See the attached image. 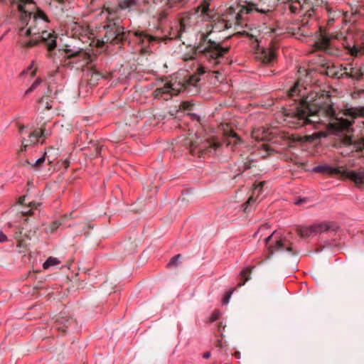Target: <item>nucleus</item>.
<instances>
[{
  "label": "nucleus",
  "instance_id": "nucleus-1",
  "mask_svg": "<svg viewBox=\"0 0 364 364\" xmlns=\"http://www.w3.org/2000/svg\"><path fill=\"white\" fill-rule=\"evenodd\" d=\"M297 100L296 106L283 110L284 121L292 127L314 125L318 128V125L323 124L331 131L349 133L353 131L354 119L360 115L355 109L348 108L343 112L347 118L336 117L331 96L325 91L310 99L294 100Z\"/></svg>",
  "mask_w": 364,
  "mask_h": 364
},
{
  "label": "nucleus",
  "instance_id": "nucleus-2",
  "mask_svg": "<svg viewBox=\"0 0 364 364\" xmlns=\"http://www.w3.org/2000/svg\"><path fill=\"white\" fill-rule=\"evenodd\" d=\"M242 8L237 4L230 6L225 15L220 16L214 14L210 8V3L208 0H204L197 7L196 12L204 21L210 22L206 26V33H203L200 36L198 44L193 48L190 55H184L183 60L188 61L195 58V55L199 53L205 57L210 62L213 61L214 64L218 63V60L228 53L229 47L223 48L220 43L208 38L212 33L220 32L225 29L231 28L234 26L242 25V18H241V11Z\"/></svg>",
  "mask_w": 364,
  "mask_h": 364
},
{
  "label": "nucleus",
  "instance_id": "nucleus-3",
  "mask_svg": "<svg viewBox=\"0 0 364 364\" xmlns=\"http://www.w3.org/2000/svg\"><path fill=\"white\" fill-rule=\"evenodd\" d=\"M33 4L28 0H18L17 2L18 10L24 14L22 21H27L26 26L19 28L18 34L21 37H29V40L22 39L19 43L22 48L29 49L43 43L47 46L48 58H51L52 51L56 48L57 36L54 31L48 32L46 29L50 21L43 10L38 8L33 16L32 12L26 10V6Z\"/></svg>",
  "mask_w": 364,
  "mask_h": 364
},
{
  "label": "nucleus",
  "instance_id": "nucleus-4",
  "mask_svg": "<svg viewBox=\"0 0 364 364\" xmlns=\"http://www.w3.org/2000/svg\"><path fill=\"white\" fill-rule=\"evenodd\" d=\"M183 145L187 147L192 155H195L196 150H198L199 157L203 156L205 154H212L221 144L215 138L205 139L203 137L198 134H189L183 140Z\"/></svg>",
  "mask_w": 364,
  "mask_h": 364
},
{
  "label": "nucleus",
  "instance_id": "nucleus-5",
  "mask_svg": "<svg viewBox=\"0 0 364 364\" xmlns=\"http://www.w3.org/2000/svg\"><path fill=\"white\" fill-rule=\"evenodd\" d=\"M334 146L341 149L343 156H351L354 153L364 154V137L342 134L335 141Z\"/></svg>",
  "mask_w": 364,
  "mask_h": 364
},
{
  "label": "nucleus",
  "instance_id": "nucleus-6",
  "mask_svg": "<svg viewBox=\"0 0 364 364\" xmlns=\"http://www.w3.org/2000/svg\"><path fill=\"white\" fill-rule=\"evenodd\" d=\"M104 29L105 33L103 39L106 43L114 45L122 43L130 33V31L126 33L124 26L119 24V17L113 18V16L110 17L109 14H108L107 23L104 26Z\"/></svg>",
  "mask_w": 364,
  "mask_h": 364
},
{
  "label": "nucleus",
  "instance_id": "nucleus-7",
  "mask_svg": "<svg viewBox=\"0 0 364 364\" xmlns=\"http://www.w3.org/2000/svg\"><path fill=\"white\" fill-rule=\"evenodd\" d=\"M314 171L317 173L346 176L358 185L364 183V171H347L342 170L341 167H331L328 166H318L314 168Z\"/></svg>",
  "mask_w": 364,
  "mask_h": 364
},
{
  "label": "nucleus",
  "instance_id": "nucleus-8",
  "mask_svg": "<svg viewBox=\"0 0 364 364\" xmlns=\"http://www.w3.org/2000/svg\"><path fill=\"white\" fill-rule=\"evenodd\" d=\"M245 5H240L242 8L241 11V18L244 19V15L250 14L252 11H257L261 14H267L272 11L275 6L274 2L272 0H249L245 2Z\"/></svg>",
  "mask_w": 364,
  "mask_h": 364
},
{
  "label": "nucleus",
  "instance_id": "nucleus-9",
  "mask_svg": "<svg viewBox=\"0 0 364 364\" xmlns=\"http://www.w3.org/2000/svg\"><path fill=\"white\" fill-rule=\"evenodd\" d=\"M65 52L67 55L68 60H69L68 63L77 65L76 68L77 69L80 68H82L92 63L93 61L92 56L82 50L71 53L70 50L66 49Z\"/></svg>",
  "mask_w": 364,
  "mask_h": 364
},
{
  "label": "nucleus",
  "instance_id": "nucleus-10",
  "mask_svg": "<svg viewBox=\"0 0 364 364\" xmlns=\"http://www.w3.org/2000/svg\"><path fill=\"white\" fill-rule=\"evenodd\" d=\"M136 4V0H122L117 4H112L107 2L104 5L105 10L109 14V16H113V18L118 16V13L122 9L131 8Z\"/></svg>",
  "mask_w": 364,
  "mask_h": 364
},
{
  "label": "nucleus",
  "instance_id": "nucleus-11",
  "mask_svg": "<svg viewBox=\"0 0 364 364\" xmlns=\"http://www.w3.org/2000/svg\"><path fill=\"white\" fill-rule=\"evenodd\" d=\"M317 70L320 73L333 78L340 79L343 77V68L339 69L338 68L328 63L322 64L317 68Z\"/></svg>",
  "mask_w": 364,
  "mask_h": 364
},
{
  "label": "nucleus",
  "instance_id": "nucleus-12",
  "mask_svg": "<svg viewBox=\"0 0 364 364\" xmlns=\"http://www.w3.org/2000/svg\"><path fill=\"white\" fill-rule=\"evenodd\" d=\"M269 253L273 255L277 252L286 250L289 252H292L291 243L287 240H278L274 245H269L268 247Z\"/></svg>",
  "mask_w": 364,
  "mask_h": 364
},
{
  "label": "nucleus",
  "instance_id": "nucleus-13",
  "mask_svg": "<svg viewBox=\"0 0 364 364\" xmlns=\"http://www.w3.org/2000/svg\"><path fill=\"white\" fill-rule=\"evenodd\" d=\"M75 325V320L68 316H60L55 321V327L62 333L66 332V328Z\"/></svg>",
  "mask_w": 364,
  "mask_h": 364
},
{
  "label": "nucleus",
  "instance_id": "nucleus-14",
  "mask_svg": "<svg viewBox=\"0 0 364 364\" xmlns=\"http://www.w3.org/2000/svg\"><path fill=\"white\" fill-rule=\"evenodd\" d=\"M319 38L314 43L317 50H327L329 47L331 38L330 35L326 32H323L321 28H319Z\"/></svg>",
  "mask_w": 364,
  "mask_h": 364
},
{
  "label": "nucleus",
  "instance_id": "nucleus-15",
  "mask_svg": "<svg viewBox=\"0 0 364 364\" xmlns=\"http://www.w3.org/2000/svg\"><path fill=\"white\" fill-rule=\"evenodd\" d=\"M179 90L173 87V84L171 82L166 83L163 87H158L154 91L155 97H161L164 94L170 95H176L178 93Z\"/></svg>",
  "mask_w": 364,
  "mask_h": 364
},
{
  "label": "nucleus",
  "instance_id": "nucleus-16",
  "mask_svg": "<svg viewBox=\"0 0 364 364\" xmlns=\"http://www.w3.org/2000/svg\"><path fill=\"white\" fill-rule=\"evenodd\" d=\"M265 181H261L258 183L257 186H256L253 190L252 196H251L248 200L242 205L243 210L245 212H247L249 207L253 206L255 203H256V198H254V195L257 192V194L259 195L260 192L262 191L264 186L265 185Z\"/></svg>",
  "mask_w": 364,
  "mask_h": 364
},
{
  "label": "nucleus",
  "instance_id": "nucleus-17",
  "mask_svg": "<svg viewBox=\"0 0 364 364\" xmlns=\"http://www.w3.org/2000/svg\"><path fill=\"white\" fill-rule=\"evenodd\" d=\"M224 134L228 137V144H233L234 146L240 144L241 142V139L239 136L231 129L228 124L225 125V127L223 129Z\"/></svg>",
  "mask_w": 364,
  "mask_h": 364
},
{
  "label": "nucleus",
  "instance_id": "nucleus-18",
  "mask_svg": "<svg viewBox=\"0 0 364 364\" xmlns=\"http://www.w3.org/2000/svg\"><path fill=\"white\" fill-rule=\"evenodd\" d=\"M318 139V136L317 134H314L312 135H306L304 136L291 134L289 136V142L291 144L302 143V142H312L314 140Z\"/></svg>",
  "mask_w": 364,
  "mask_h": 364
},
{
  "label": "nucleus",
  "instance_id": "nucleus-19",
  "mask_svg": "<svg viewBox=\"0 0 364 364\" xmlns=\"http://www.w3.org/2000/svg\"><path fill=\"white\" fill-rule=\"evenodd\" d=\"M363 75L362 68H350L349 69L346 67L343 68V77H350L352 79L360 80Z\"/></svg>",
  "mask_w": 364,
  "mask_h": 364
},
{
  "label": "nucleus",
  "instance_id": "nucleus-20",
  "mask_svg": "<svg viewBox=\"0 0 364 364\" xmlns=\"http://www.w3.org/2000/svg\"><path fill=\"white\" fill-rule=\"evenodd\" d=\"M134 35L139 38V41L143 43L145 41H147L149 43L154 42H159L162 38L159 37L153 36L149 35L142 31H134Z\"/></svg>",
  "mask_w": 364,
  "mask_h": 364
},
{
  "label": "nucleus",
  "instance_id": "nucleus-21",
  "mask_svg": "<svg viewBox=\"0 0 364 364\" xmlns=\"http://www.w3.org/2000/svg\"><path fill=\"white\" fill-rule=\"evenodd\" d=\"M14 237L18 242V247H26L28 245V240H30L26 235H24V237H22V229L18 228V230L14 233Z\"/></svg>",
  "mask_w": 364,
  "mask_h": 364
},
{
  "label": "nucleus",
  "instance_id": "nucleus-22",
  "mask_svg": "<svg viewBox=\"0 0 364 364\" xmlns=\"http://www.w3.org/2000/svg\"><path fill=\"white\" fill-rule=\"evenodd\" d=\"M45 136V128L41 127L40 129H36L30 134L28 144H36L38 141V138Z\"/></svg>",
  "mask_w": 364,
  "mask_h": 364
},
{
  "label": "nucleus",
  "instance_id": "nucleus-23",
  "mask_svg": "<svg viewBox=\"0 0 364 364\" xmlns=\"http://www.w3.org/2000/svg\"><path fill=\"white\" fill-rule=\"evenodd\" d=\"M260 58L263 63L269 64L275 58V54L272 50H263Z\"/></svg>",
  "mask_w": 364,
  "mask_h": 364
},
{
  "label": "nucleus",
  "instance_id": "nucleus-24",
  "mask_svg": "<svg viewBox=\"0 0 364 364\" xmlns=\"http://www.w3.org/2000/svg\"><path fill=\"white\" fill-rule=\"evenodd\" d=\"M252 136L257 141L267 140L268 136L264 129H257L253 130Z\"/></svg>",
  "mask_w": 364,
  "mask_h": 364
},
{
  "label": "nucleus",
  "instance_id": "nucleus-25",
  "mask_svg": "<svg viewBox=\"0 0 364 364\" xmlns=\"http://www.w3.org/2000/svg\"><path fill=\"white\" fill-rule=\"evenodd\" d=\"M90 78L88 80L89 84L91 86H94L97 84V81L102 77V75L97 70L93 69V67H91V70H90Z\"/></svg>",
  "mask_w": 364,
  "mask_h": 364
},
{
  "label": "nucleus",
  "instance_id": "nucleus-26",
  "mask_svg": "<svg viewBox=\"0 0 364 364\" xmlns=\"http://www.w3.org/2000/svg\"><path fill=\"white\" fill-rule=\"evenodd\" d=\"M296 232L301 237H308L315 234L313 225L310 227L298 228Z\"/></svg>",
  "mask_w": 364,
  "mask_h": 364
},
{
  "label": "nucleus",
  "instance_id": "nucleus-27",
  "mask_svg": "<svg viewBox=\"0 0 364 364\" xmlns=\"http://www.w3.org/2000/svg\"><path fill=\"white\" fill-rule=\"evenodd\" d=\"M348 50L350 53L351 55L358 57L360 55L364 54V42L362 43L361 46L358 48L355 46L353 47H348Z\"/></svg>",
  "mask_w": 364,
  "mask_h": 364
},
{
  "label": "nucleus",
  "instance_id": "nucleus-28",
  "mask_svg": "<svg viewBox=\"0 0 364 364\" xmlns=\"http://www.w3.org/2000/svg\"><path fill=\"white\" fill-rule=\"evenodd\" d=\"M56 151L55 149L53 148L49 149L47 151H46L43 154V156H46V160L48 163V164L51 165L54 163L55 159V156L57 153H55Z\"/></svg>",
  "mask_w": 364,
  "mask_h": 364
},
{
  "label": "nucleus",
  "instance_id": "nucleus-29",
  "mask_svg": "<svg viewBox=\"0 0 364 364\" xmlns=\"http://www.w3.org/2000/svg\"><path fill=\"white\" fill-rule=\"evenodd\" d=\"M60 262L55 257H50L43 263V267L44 269H48L50 266L59 264Z\"/></svg>",
  "mask_w": 364,
  "mask_h": 364
},
{
  "label": "nucleus",
  "instance_id": "nucleus-30",
  "mask_svg": "<svg viewBox=\"0 0 364 364\" xmlns=\"http://www.w3.org/2000/svg\"><path fill=\"white\" fill-rule=\"evenodd\" d=\"M251 271L252 269H250V268H247L246 269H244L242 272H241V276L242 277H243L245 279L243 282H240L238 284H237V287H242L243 286L245 282L247 281H248L250 279V274H251Z\"/></svg>",
  "mask_w": 364,
  "mask_h": 364
},
{
  "label": "nucleus",
  "instance_id": "nucleus-31",
  "mask_svg": "<svg viewBox=\"0 0 364 364\" xmlns=\"http://www.w3.org/2000/svg\"><path fill=\"white\" fill-rule=\"evenodd\" d=\"M314 229V233H321L323 232H326L329 229V225L326 223H321L318 225H313Z\"/></svg>",
  "mask_w": 364,
  "mask_h": 364
},
{
  "label": "nucleus",
  "instance_id": "nucleus-32",
  "mask_svg": "<svg viewBox=\"0 0 364 364\" xmlns=\"http://www.w3.org/2000/svg\"><path fill=\"white\" fill-rule=\"evenodd\" d=\"M301 4H306V8H301V11H304L305 13H308L309 16H311V14L310 11L314 12V8L311 2L309 0H302Z\"/></svg>",
  "mask_w": 364,
  "mask_h": 364
},
{
  "label": "nucleus",
  "instance_id": "nucleus-33",
  "mask_svg": "<svg viewBox=\"0 0 364 364\" xmlns=\"http://www.w3.org/2000/svg\"><path fill=\"white\" fill-rule=\"evenodd\" d=\"M299 83L295 84L289 91L288 96L293 98L295 96H299L300 90H299Z\"/></svg>",
  "mask_w": 364,
  "mask_h": 364
},
{
  "label": "nucleus",
  "instance_id": "nucleus-34",
  "mask_svg": "<svg viewBox=\"0 0 364 364\" xmlns=\"http://www.w3.org/2000/svg\"><path fill=\"white\" fill-rule=\"evenodd\" d=\"M92 144H93L95 150H94L93 153L91 154V156L92 157H97V156L100 155V152L103 148V146L100 145L99 144L95 143V142H92Z\"/></svg>",
  "mask_w": 364,
  "mask_h": 364
},
{
  "label": "nucleus",
  "instance_id": "nucleus-35",
  "mask_svg": "<svg viewBox=\"0 0 364 364\" xmlns=\"http://www.w3.org/2000/svg\"><path fill=\"white\" fill-rule=\"evenodd\" d=\"M200 78L198 75H193L189 77V78L186 81V84L188 85L196 86V84L199 82Z\"/></svg>",
  "mask_w": 364,
  "mask_h": 364
},
{
  "label": "nucleus",
  "instance_id": "nucleus-36",
  "mask_svg": "<svg viewBox=\"0 0 364 364\" xmlns=\"http://www.w3.org/2000/svg\"><path fill=\"white\" fill-rule=\"evenodd\" d=\"M41 79L37 78L34 81V82L31 85V86L26 90L25 95H28V94L31 93V92H33L41 84Z\"/></svg>",
  "mask_w": 364,
  "mask_h": 364
},
{
  "label": "nucleus",
  "instance_id": "nucleus-37",
  "mask_svg": "<svg viewBox=\"0 0 364 364\" xmlns=\"http://www.w3.org/2000/svg\"><path fill=\"white\" fill-rule=\"evenodd\" d=\"M60 225L61 223L60 221L55 220L50 225L48 231L50 232H54Z\"/></svg>",
  "mask_w": 364,
  "mask_h": 364
},
{
  "label": "nucleus",
  "instance_id": "nucleus-38",
  "mask_svg": "<svg viewBox=\"0 0 364 364\" xmlns=\"http://www.w3.org/2000/svg\"><path fill=\"white\" fill-rule=\"evenodd\" d=\"M46 161V156H43L42 157L36 160L34 164H33L32 167H34L36 170H38Z\"/></svg>",
  "mask_w": 364,
  "mask_h": 364
},
{
  "label": "nucleus",
  "instance_id": "nucleus-39",
  "mask_svg": "<svg viewBox=\"0 0 364 364\" xmlns=\"http://www.w3.org/2000/svg\"><path fill=\"white\" fill-rule=\"evenodd\" d=\"M193 105L189 102H182L179 106L180 109L190 110L191 109Z\"/></svg>",
  "mask_w": 364,
  "mask_h": 364
},
{
  "label": "nucleus",
  "instance_id": "nucleus-40",
  "mask_svg": "<svg viewBox=\"0 0 364 364\" xmlns=\"http://www.w3.org/2000/svg\"><path fill=\"white\" fill-rule=\"evenodd\" d=\"M181 257V255H176L171 258L170 262L168 263V266L176 265L177 261Z\"/></svg>",
  "mask_w": 364,
  "mask_h": 364
},
{
  "label": "nucleus",
  "instance_id": "nucleus-41",
  "mask_svg": "<svg viewBox=\"0 0 364 364\" xmlns=\"http://www.w3.org/2000/svg\"><path fill=\"white\" fill-rule=\"evenodd\" d=\"M184 0H166V4L170 7L174 6L177 4H181Z\"/></svg>",
  "mask_w": 364,
  "mask_h": 364
},
{
  "label": "nucleus",
  "instance_id": "nucleus-42",
  "mask_svg": "<svg viewBox=\"0 0 364 364\" xmlns=\"http://www.w3.org/2000/svg\"><path fill=\"white\" fill-rule=\"evenodd\" d=\"M220 312L215 311L210 317V322H213L219 318Z\"/></svg>",
  "mask_w": 364,
  "mask_h": 364
},
{
  "label": "nucleus",
  "instance_id": "nucleus-43",
  "mask_svg": "<svg viewBox=\"0 0 364 364\" xmlns=\"http://www.w3.org/2000/svg\"><path fill=\"white\" fill-rule=\"evenodd\" d=\"M185 18H181V21H180V30H179V34L178 35V36H181V33L183 31H185V28H186V23H185Z\"/></svg>",
  "mask_w": 364,
  "mask_h": 364
},
{
  "label": "nucleus",
  "instance_id": "nucleus-44",
  "mask_svg": "<svg viewBox=\"0 0 364 364\" xmlns=\"http://www.w3.org/2000/svg\"><path fill=\"white\" fill-rule=\"evenodd\" d=\"M52 90L50 88V86L48 87V91L46 92V95L43 96L41 99H39L38 102L39 103H43L46 100H47V97H49V95L51 94Z\"/></svg>",
  "mask_w": 364,
  "mask_h": 364
},
{
  "label": "nucleus",
  "instance_id": "nucleus-45",
  "mask_svg": "<svg viewBox=\"0 0 364 364\" xmlns=\"http://www.w3.org/2000/svg\"><path fill=\"white\" fill-rule=\"evenodd\" d=\"M234 289H232L229 292L227 293V294L224 296L223 299V303L224 304H227L229 302L230 298L233 292Z\"/></svg>",
  "mask_w": 364,
  "mask_h": 364
},
{
  "label": "nucleus",
  "instance_id": "nucleus-46",
  "mask_svg": "<svg viewBox=\"0 0 364 364\" xmlns=\"http://www.w3.org/2000/svg\"><path fill=\"white\" fill-rule=\"evenodd\" d=\"M306 28V24H303L301 27L299 28V30L303 36L310 35L311 33L308 32Z\"/></svg>",
  "mask_w": 364,
  "mask_h": 364
},
{
  "label": "nucleus",
  "instance_id": "nucleus-47",
  "mask_svg": "<svg viewBox=\"0 0 364 364\" xmlns=\"http://www.w3.org/2000/svg\"><path fill=\"white\" fill-rule=\"evenodd\" d=\"M29 145L28 141H26L25 139H23L21 141V148L19 150L20 151H23L26 150V147Z\"/></svg>",
  "mask_w": 364,
  "mask_h": 364
},
{
  "label": "nucleus",
  "instance_id": "nucleus-48",
  "mask_svg": "<svg viewBox=\"0 0 364 364\" xmlns=\"http://www.w3.org/2000/svg\"><path fill=\"white\" fill-rule=\"evenodd\" d=\"M32 68H33V65H31L30 66L28 67L27 70H23L21 73L20 75L23 76V75H26L28 73V71H30L31 70H32Z\"/></svg>",
  "mask_w": 364,
  "mask_h": 364
},
{
  "label": "nucleus",
  "instance_id": "nucleus-49",
  "mask_svg": "<svg viewBox=\"0 0 364 364\" xmlns=\"http://www.w3.org/2000/svg\"><path fill=\"white\" fill-rule=\"evenodd\" d=\"M32 68H33V65H31L30 66L28 67L27 70H23L21 73L20 75L23 76V75H26L28 73V71H30L31 70H32Z\"/></svg>",
  "mask_w": 364,
  "mask_h": 364
},
{
  "label": "nucleus",
  "instance_id": "nucleus-50",
  "mask_svg": "<svg viewBox=\"0 0 364 364\" xmlns=\"http://www.w3.org/2000/svg\"><path fill=\"white\" fill-rule=\"evenodd\" d=\"M7 239L6 235H4L1 231H0V242H4Z\"/></svg>",
  "mask_w": 364,
  "mask_h": 364
},
{
  "label": "nucleus",
  "instance_id": "nucleus-51",
  "mask_svg": "<svg viewBox=\"0 0 364 364\" xmlns=\"http://www.w3.org/2000/svg\"><path fill=\"white\" fill-rule=\"evenodd\" d=\"M306 198H300L299 200H297L296 202H295V204L296 205H301L303 203L306 202Z\"/></svg>",
  "mask_w": 364,
  "mask_h": 364
},
{
  "label": "nucleus",
  "instance_id": "nucleus-52",
  "mask_svg": "<svg viewBox=\"0 0 364 364\" xmlns=\"http://www.w3.org/2000/svg\"><path fill=\"white\" fill-rule=\"evenodd\" d=\"M210 357V352L207 351L205 352L203 355V358L205 359H208Z\"/></svg>",
  "mask_w": 364,
  "mask_h": 364
},
{
  "label": "nucleus",
  "instance_id": "nucleus-53",
  "mask_svg": "<svg viewBox=\"0 0 364 364\" xmlns=\"http://www.w3.org/2000/svg\"><path fill=\"white\" fill-rule=\"evenodd\" d=\"M63 166H65V168H68L70 166V161L68 160H65L63 161Z\"/></svg>",
  "mask_w": 364,
  "mask_h": 364
},
{
  "label": "nucleus",
  "instance_id": "nucleus-54",
  "mask_svg": "<svg viewBox=\"0 0 364 364\" xmlns=\"http://www.w3.org/2000/svg\"><path fill=\"white\" fill-rule=\"evenodd\" d=\"M276 232H274L271 235H269V237H267L266 239H265V242H266V244H268L269 242L271 240V239L272 238L273 235L275 234Z\"/></svg>",
  "mask_w": 364,
  "mask_h": 364
},
{
  "label": "nucleus",
  "instance_id": "nucleus-55",
  "mask_svg": "<svg viewBox=\"0 0 364 364\" xmlns=\"http://www.w3.org/2000/svg\"><path fill=\"white\" fill-rule=\"evenodd\" d=\"M198 75H202V74L205 73V71L204 68L201 67V68L198 69Z\"/></svg>",
  "mask_w": 364,
  "mask_h": 364
},
{
  "label": "nucleus",
  "instance_id": "nucleus-56",
  "mask_svg": "<svg viewBox=\"0 0 364 364\" xmlns=\"http://www.w3.org/2000/svg\"><path fill=\"white\" fill-rule=\"evenodd\" d=\"M234 356L237 358V359H240L241 358V355H240V353L239 351H236L234 353Z\"/></svg>",
  "mask_w": 364,
  "mask_h": 364
},
{
  "label": "nucleus",
  "instance_id": "nucleus-57",
  "mask_svg": "<svg viewBox=\"0 0 364 364\" xmlns=\"http://www.w3.org/2000/svg\"><path fill=\"white\" fill-rule=\"evenodd\" d=\"M21 213L23 215H28L31 213V209L29 210V211H25L24 210H22Z\"/></svg>",
  "mask_w": 364,
  "mask_h": 364
},
{
  "label": "nucleus",
  "instance_id": "nucleus-58",
  "mask_svg": "<svg viewBox=\"0 0 364 364\" xmlns=\"http://www.w3.org/2000/svg\"><path fill=\"white\" fill-rule=\"evenodd\" d=\"M46 110H50L52 108V106L47 101L46 102Z\"/></svg>",
  "mask_w": 364,
  "mask_h": 364
},
{
  "label": "nucleus",
  "instance_id": "nucleus-59",
  "mask_svg": "<svg viewBox=\"0 0 364 364\" xmlns=\"http://www.w3.org/2000/svg\"><path fill=\"white\" fill-rule=\"evenodd\" d=\"M250 168V164L245 163L244 164V170H247Z\"/></svg>",
  "mask_w": 364,
  "mask_h": 364
},
{
  "label": "nucleus",
  "instance_id": "nucleus-60",
  "mask_svg": "<svg viewBox=\"0 0 364 364\" xmlns=\"http://www.w3.org/2000/svg\"><path fill=\"white\" fill-rule=\"evenodd\" d=\"M29 207L36 208H37V205H36V203L32 202V203H30Z\"/></svg>",
  "mask_w": 364,
  "mask_h": 364
},
{
  "label": "nucleus",
  "instance_id": "nucleus-61",
  "mask_svg": "<svg viewBox=\"0 0 364 364\" xmlns=\"http://www.w3.org/2000/svg\"><path fill=\"white\" fill-rule=\"evenodd\" d=\"M24 200H25V197H24V196H23V197H21V198H20V199H19V200H18V203H19L20 204H23V201H24Z\"/></svg>",
  "mask_w": 364,
  "mask_h": 364
},
{
  "label": "nucleus",
  "instance_id": "nucleus-62",
  "mask_svg": "<svg viewBox=\"0 0 364 364\" xmlns=\"http://www.w3.org/2000/svg\"><path fill=\"white\" fill-rule=\"evenodd\" d=\"M55 1H57L58 4H60V5H63L65 2V0H55Z\"/></svg>",
  "mask_w": 364,
  "mask_h": 364
},
{
  "label": "nucleus",
  "instance_id": "nucleus-63",
  "mask_svg": "<svg viewBox=\"0 0 364 364\" xmlns=\"http://www.w3.org/2000/svg\"><path fill=\"white\" fill-rule=\"evenodd\" d=\"M36 68H35L33 70H32L31 76L34 77L36 75Z\"/></svg>",
  "mask_w": 364,
  "mask_h": 364
},
{
  "label": "nucleus",
  "instance_id": "nucleus-64",
  "mask_svg": "<svg viewBox=\"0 0 364 364\" xmlns=\"http://www.w3.org/2000/svg\"><path fill=\"white\" fill-rule=\"evenodd\" d=\"M25 164H28V165H31V166H32V165H33V164H31L28 160H26V161H25Z\"/></svg>",
  "mask_w": 364,
  "mask_h": 364
}]
</instances>
